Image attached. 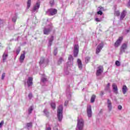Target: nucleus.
<instances>
[{
  "instance_id": "15",
  "label": "nucleus",
  "mask_w": 130,
  "mask_h": 130,
  "mask_svg": "<svg viewBox=\"0 0 130 130\" xmlns=\"http://www.w3.org/2000/svg\"><path fill=\"white\" fill-rule=\"evenodd\" d=\"M107 107L109 109V111H110L111 110H112V103H111V101L109 100V99H107Z\"/></svg>"
},
{
  "instance_id": "32",
  "label": "nucleus",
  "mask_w": 130,
  "mask_h": 130,
  "mask_svg": "<svg viewBox=\"0 0 130 130\" xmlns=\"http://www.w3.org/2000/svg\"><path fill=\"white\" fill-rule=\"evenodd\" d=\"M114 15L117 17H119L120 16V13L119 12V11H115Z\"/></svg>"
},
{
  "instance_id": "36",
  "label": "nucleus",
  "mask_w": 130,
  "mask_h": 130,
  "mask_svg": "<svg viewBox=\"0 0 130 130\" xmlns=\"http://www.w3.org/2000/svg\"><path fill=\"white\" fill-rule=\"evenodd\" d=\"M47 81V78H45V77H43L41 79V82H42V83H45V82Z\"/></svg>"
},
{
  "instance_id": "2",
  "label": "nucleus",
  "mask_w": 130,
  "mask_h": 130,
  "mask_svg": "<svg viewBox=\"0 0 130 130\" xmlns=\"http://www.w3.org/2000/svg\"><path fill=\"white\" fill-rule=\"evenodd\" d=\"M84 123L85 122L82 118L79 119V118H78L76 130H83V128H84Z\"/></svg>"
},
{
  "instance_id": "49",
  "label": "nucleus",
  "mask_w": 130,
  "mask_h": 130,
  "mask_svg": "<svg viewBox=\"0 0 130 130\" xmlns=\"http://www.w3.org/2000/svg\"><path fill=\"white\" fill-rule=\"evenodd\" d=\"M127 6H128V7H130V0H129L128 2Z\"/></svg>"
},
{
  "instance_id": "12",
  "label": "nucleus",
  "mask_w": 130,
  "mask_h": 130,
  "mask_svg": "<svg viewBox=\"0 0 130 130\" xmlns=\"http://www.w3.org/2000/svg\"><path fill=\"white\" fill-rule=\"evenodd\" d=\"M103 46H104L103 43L100 44L98 46L97 48L96 49V54H98V53H99L100 52V51H101V50H102V48H103Z\"/></svg>"
},
{
  "instance_id": "42",
  "label": "nucleus",
  "mask_w": 130,
  "mask_h": 130,
  "mask_svg": "<svg viewBox=\"0 0 130 130\" xmlns=\"http://www.w3.org/2000/svg\"><path fill=\"white\" fill-rule=\"evenodd\" d=\"M56 54H57V48H56L54 50V55L55 56V55H56Z\"/></svg>"
},
{
  "instance_id": "40",
  "label": "nucleus",
  "mask_w": 130,
  "mask_h": 130,
  "mask_svg": "<svg viewBox=\"0 0 130 130\" xmlns=\"http://www.w3.org/2000/svg\"><path fill=\"white\" fill-rule=\"evenodd\" d=\"M95 21H96V22H101V21H102V18H96L95 19Z\"/></svg>"
},
{
  "instance_id": "45",
  "label": "nucleus",
  "mask_w": 130,
  "mask_h": 130,
  "mask_svg": "<svg viewBox=\"0 0 130 130\" xmlns=\"http://www.w3.org/2000/svg\"><path fill=\"white\" fill-rule=\"evenodd\" d=\"M118 109L119 110H121V109H122V106H121V105L118 106Z\"/></svg>"
},
{
  "instance_id": "43",
  "label": "nucleus",
  "mask_w": 130,
  "mask_h": 130,
  "mask_svg": "<svg viewBox=\"0 0 130 130\" xmlns=\"http://www.w3.org/2000/svg\"><path fill=\"white\" fill-rule=\"evenodd\" d=\"M5 77H6V73H4L2 75V80H4Z\"/></svg>"
},
{
  "instance_id": "50",
  "label": "nucleus",
  "mask_w": 130,
  "mask_h": 130,
  "mask_svg": "<svg viewBox=\"0 0 130 130\" xmlns=\"http://www.w3.org/2000/svg\"><path fill=\"white\" fill-rule=\"evenodd\" d=\"M46 130H51V128L50 127H48Z\"/></svg>"
},
{
  "instance_id": "26",
  "label": "nucleus",
  "mask_w": 130,
  "mask_h": 130,
  "mask_svg": "<svg viewBox=\"0 0 130 130\" xmlns=\"http://www.w3.org/2000/svg\"><path fill=\"white\" fill-rule=\"evenodd\" d=\"M9 55L8 54L4 53L3 55V62H5L7 59V57H8Z\"/></svg>"
},
{
  "instance_id": "46",
  "label": "nucleus",
  "mask_w": 130,
  "mask_h": 130,
  "mask_svg": "<svg viewBox=\"0 0 130 130\" xmlns=\"http://www.w3.org/2000/svg\"><path fill=\"white\" fill-rule=\"evenodd\" d=\"M4 24V20L0 18V25H3Z\"/></svg>"
},
{
  "instance_id": "53",
  "label": "nucleus",
  "mask_w": 130,
  "mask_h": 130,
  "mask_svg": "<svg viewBox=\"0 0 130 130\" xmlns=\"http://www.w3.org/2000/svg\"><path fill=\"white\" fill-rule=\"evenodd\" d=\"M35 39H37V38H35Z\"/></svg>"
},
{
  "instance_id": "41",
  "label": "nucleus",
  "mask_w": 130,
  "mask_h": 130,
  "mask_svg": "<svg viewBox=\"0 0 130 130\" xmlns=\"http://www.w3.org/2000/svg\"><path fill=\"white\" fill-rule=\"evenodd\" d=\"M50 5H51V7L54 5V0H52L50 1Z\"/></svg>"
},
{
  "instance_id": "27",
  "label": "nucleus",
  "mask_w": 130,
  "mask_h": 130,
  "mask_svg": "<svg viewBox=\"0 0 130 130\" xmlns=\"http://www.w3.org/2000/svg\"><path fill=\"white\" fill-rule=\"evenodd\" d=\"M95 99H96V95L93 94L91 96L90 99L91 103H94L95 102Z\"/></svg>"
},
{
  "instance_id": "3",
  "label": "nucleus",
  "mask_w": 130,
  "mask_h": 130,
  "mask_svg": "<svg viewBox=\"0 0 130 130\" xmlns=\"http://www.w3.org/2000/svg\"><path fill=\"white\" fill-rule=\"evenodd\" d=\"M47 27H44L43 33L45 35H48L51 31H52V29H53V25H52V23H50L48 25Z\"/></svg>"
},
{
  "instance_id": "6",
  "label": "nucleus",
  "mask_w": 130,
  "mask_h": 130,
  "mask_svg": "<svg viewBox=\"0 0 130 130\" xmlns=\"http://www.w3.org/2000/svg\"><path fill=\"white\" fill-rule=\"evenodd\" d=\"M126 48H127V44L126 43L122 44L120 49L119 54L121 55L123 52H125V50H126Z\"/></svg>"
},
{
  "instance_id": "13",
  "label": "nucleus",
  "mask_w": 130,
  "mask_h": 130,
  "mask_svg": "<svg viewBox=\"0 0 130 130\" xmlns=\"http://www.w3.org/2000/svg\"><path fill=\"white\" fill-rule=\"evenodd\" d=\"M68 60H69V61H68L67 62L68 64L70 65L69 66V67H71V66H73V61H74V57H73V55H70L69 57H68Z\"/></svg>"
},
{
  "instance_id": "48",
  "label": "nucleus",
  "mask_w": 130,
  "mask_h": 130,
  "mask_svg": "<svg viewBox=\"0 0 130 130\" xmlns=\"http://www.w3.org/2000/svg\"><path fill=\"white\" fill-rule=\"evenodd\" d=\"M100 95L101 96H103V95H104V92L103 91H101V93H100Z\"/></svg>"
},
{
  "instance_id": "1",
  "label": "nucleus",
  "mask_w": 130,
  "mask_h": 130,
  "mask_svg": "<svg viewBox=\"0 0 130 130\" xmlns=\"http://www.w3.org/2000/svg\"><path fill=\"white\" fill-rule=\"evenodd\" d=\"M63 110V107H62V105H60L58 106L57 108V118L58 120V121H61L62 120V111Z\"/></svg>"
},
{
  "instance_id": "39",
  "label": "nucleus",
  "mask_w": 130,
  "mask_h": 130,
  "mask_svg": "<svg viewBox=\"0 0 130 130\" xmlns=\"http://www.w3.org/2000/svg\"><path fill=\"white\" fill-rule=\"evenodd\" d=\"M115 64L117 67H120V62H119V61L118 60H116L115 61Z\"/></svg>"
},
{
  "instance_id": "4",
  "label": "nucleus",
  "mask_w": 130,
  "mask_h": 130,
  "mask_svg": "<svg viewBox=\"0 0 130 130\" xmlns=\"http://www.w3.org/2000/svg\"><path fill=\"white\" fill-rule=\"evenodd\" d=\"M56 14H57V10L56 9L50 8L46 11V15H48V16H54Z\"/></svg>"
},
{
  "instance_id": "11",
  "label": "nucleus",
  "mask_w": 130,
  "mask_h": 130,
  "mask_svg": "<svg viewBox=\"0 0 130 130\" xmlns=\"http://www.w3.org/2000/svg\"><path fill=\"white\" fill-rule=\"evenodd\" d=\"M123 39V38L122 37H119L117 40L116 41V42L114 43V47L115 48L118 47L119 45H120V44L121 43L122 40Z\"/></svg>"
},
{
  "instance_id": "29",
  "label": "nucleus",
  "mask_w": 130,
  "mask_h": 130,
  "mask_svg": "<svg viewBox=\"0 0 130 130\" xmlns=\"http://www.w3.org/2000/svg\"><path fill=\"white\" fill-rule=\"evenodd\" d=\"M31 7V0H27L26 9L28 10Z\"/></svg>"
},
{
  "instance_id": "10",
  "label": "nucleus",
  "mask_w": 130,
  "mask_h": 130,
  "mask_svg": "<svg viewBox=\"0 0 130 130\" xmlns=\"http://www.w3.org/2000/svg\"><path fill=\"white\" fill-rule=\"evenodd\" d=\"M87 113L88 117L91 118L92 117V107L90 105L87 106Z\"/></svg>"
},
{
  "instance_id": "19",
  "label": "nucleus",
  "mask_w": 130,
  "mask_h": 130,
  "mask_svg": "<svg viewBox=\"0 0 130 130\" xmlns=\"http://www.w3.org/2000/svg\"><path fill=\"white\" fill-rule=\"evenodd\" d=\"M112 88L114 93H115V94H117L118 93V89L117 88V85H116L115 83H113L112 84Z\"/></svg>"
},
{
  "instance_id": "24",
  "label": "nucleus",
  "mask_w": 130,
  "mask_h": 130,
  "mask_svg": "<svg viewBox=\"0 0 130 130\" xmlns=\"http://www.w3.org/2000/svg\"><path fill=\"white\" fill-rule=\"evenodd\" d=\"M43 113H44L46 117H49V112H48V111L47 110V109H45L43 110Z\"/></svg>"
},
{
  "instance_id": "7",
  "label": "nucleus",
  "mask_w": 130,
  "mask_h": 130,
  "mask_svg": "<svg viewBox=\"0 0 130 130\" xmlns=\"http://www.w3.org/2000/svg\"><path fill=\"white\" fill-rule=\"evenodd\" d=\"M66 95L67 96L68 99L69 100H71V98L72 97V94H71V91L70 89H67L66 91ZM69 101H66L64 103V106H67L68 104L69 103Z\"/></svg>"
},
{
  "instance_id": "17",
  "label": "nucleus",
  "mask_w": 130,
  "mask_h": 130,
  "mask_svg": "<svg viewBox=\"0 0 130 130\" xmlns=\"http://www.w3.org/2000/svg\"><path fill=\"white\" fill-rule=\"evenodd\" d=\"M125 16H126V11L125 10H123L120 15V21H122L124 18H125Z\"/></svg>"
},
{
  "instance_id": "37",
  "label": "nucleus",
  "mask_w": 130,
  "mask_h": 130,
  "mask_svg": "<svg viewBox=\"0 0 130 130\" xmlns=\"http://www.w3.org/2000/svg\"><path fill=\"white\" fill-rule=\"evenodd\" d=\"M90 57H86L85 58V63H88V62H89V61H90Z\"/></svg>"
},
{
  "instance_id": "28",
  "label": "nucleus",
  "mask_w": 130,
  "mask_h": 130,
  "mask_svg": "<svg viewBox=\"0 0 130 130\" xmlns=\"http://www.w3.org/2000/svg\"><path fill=\"white\" fill-rule=\"evenodd\" d=\"M50 106L52 109H53V110H54V109H55L56 107V105L55 104V103L52 102L50 103Z\"/></svg>"
},
{
  "instance_id": "38",
  "label": "nucleus",
  "mask_w": 130,
  "mask_h": 130,
  "mask_svg": "<svg viewBox=\"0 0 130 130\" xmlns=\"http://www.w3.org/2000/svg\"><path fill=\"white\" fill-rule=\"evenodd\" d=\"M32 122L27 123L26 124L27 127H32Z\"/></svg>"
},
{
  "instance_id": "14",
  "label": "nucleus",
  "mask_w": 130,
  "mask_h": 130,
  "mask_svg": "<svg viewBox=\"0 0 130 130\" xmlns=\"http://www.w3.org/2000/svg\"><path fill=\"white\" fill-rule=\"evenodd\" d=\"M27 87H31L33 85V78L28 77L27 81Z\"/></svg>"
},
{
  "instance_id": "34",
  "label": "nucleus",
  "mask_w": 130,
  "mask_h": 130,
  "mask_svg": "<svg viewBox=\"0 0 130 130\" xmlns=\"http://www.w3.org/2000/svg\"><path fill=\"white\" fill-rule=\"evenodd\" d=\"M110 87V83H108L107 86L105 88V91H108L109 90V88Z\"/></svg>"
},
{
  "instance_id": "54",
  "label": "nucleus",
  "mask_w": 130,
  "mask_h": 130,
  "mask_svg": "<svg viewBox=\"0 0 130 130\" xmlns=\"http://www.w3.org/2000/svg\"><path fill=\"white\" fill-rule=\"evenodd\" d=\"M84 88H83V89H82V91H84Z\"/></svg>"
},
{
  "instance_id": "51",
  "label": "nucleus",
  "mask_w": 130,
  "mask_h": 130,
  "mask_svg": "<svg viewBox=\"0 0 130 130\" xmlns=\"http://www.w3.org/2000/svg\"><path fill=\"white\" fill-rule=\"evenodd\" d=\"M18 39H19V37L16 39V40H15V41H16V40H18Z\"/></svg>"
},
{
  "instance_id": "18",
  "label": "nucleus",
  "mask_w": 130,
  "mask_h": 130,
  "mask_svg": "<svg viewBox=\"0 0 130 130\" xmlns=\"http://www.w3.org/2000/svg\"><path fill=\"white\" fill-rule=\"evenodd\" d=\"M98 11H99L97 12V14L102 16V15L103 14V12H102V11H104V8L102 7H99L98 8Z\"/></svg>"
},
{
  "instance_id": "44",
  "label": "nucleus",
  "mask_w": 130,
  "mask_h": 130,
  "mask_svg": "<svg viewBox=\"0 0 130 130\" xmlns=\"http://www.w3.org/2000/svg\"><path fill=\"white\" fill-rule=\"evenodd\" d=\"M3 125H4V120H2L0 122V128H1V127H2V126H3Z\"/></svg>"
},
{
  "instance_id": "23",
  "label": "nucleus",
  "mask_w": 130,
  "mask_h": 130,
  "mask_svg": "<svg viewBox=\"0 0 130 130\" xmlns=\"http://www.w3.org/2000/svg\"><path fill=\"white\" fill-rule=\"evenodd\" d=\"M53 40H54V37L53 36H52L49 40V46H51V45H52V42Z\"/></svg>"
},
{
  "instance_id": "35",
  "label": "nucleus",
  "mask_w": 130,
  "mask_h": 130,
  "mask_svg": "<svg viewBox=\"0 0 130 130\" xmlns=\"http://www.w3.org/2000/svg\"><path fill=\"white\" fill-rule=\"evenodd\" d=\"M28 97L29 100H31V99H32V98H33V94L32 93V92H30L28 94Z\"/></svg>"
},
{
  "instance_id": "20",
  "label": "nucleus",
  "mask_w": 130,
  "mask_h": 130,
  "mask_svg": "<svg viewBox=\"0 0 130 130\" xmlns=\"http://www.w3.org/2000/svg\"><path fill=\"white\" fill-rule=\"evenodd\" d=\"M77 63L79 69H80V70H82V69H83V66L82 65V61L81 60V59H78Z\"/></svg>"
},
{
  "instance_id": "9",
  "label": "nucleus",
  "mask_w": 130,
  "mask_h": 130,
  "mask_svg": "<svg viewBox=\"0 0 130 130\" xmlns=\"http://www.w3.org/2000/svg\"><path fill=\"white\" fill-rule=\"evenodd\" d=\"M79 54V45L75 44L74 45V49L73 51V55L74 57H77Z\"/></svg>"
},
{
  "instance_id": "16",
  "label": "nucleus",
  "mask_w": 130,
  "mask_h": 130,
  "mask_svg": "<svg viewBox=\"0 0 130 130\" xmlns=\"http://www.w3.org/2000/svg\"><path fill=\"white\" fill-rule=\"evenodd\" d=\"M25 55H26V52L25 51H23V54H21L19 58V61L22 63L23 61H24V59H25Z\"/></svg>"
},
{
  "instance_id": "8",
  "label": "nucleus",
  "mask_w": 130,
  "mask_h": 130,
  "mask_svg": "<svg viewBox=\"0 0 130 130\" xmlns=\"http://www.w3.org/2000/svg\"><path fill=\"white\" fill-rule=\"evenodd\" d=\"M103 66H100L97 68L96 76L97 77H99V76H101L102 73H103Z\"/></svg>"
},
{
  "instance_id": "25",
  "label": "nucleus",
  "mask_w": 130,
  "mask_h": 130,
  "mask_svg": "<svg viewBox=\"0 0 130 130\" xmlns=\"http://www.w3.org/2000/svg\"><path fill=\"white\" fill-rule=\"evenodd\" d=\"M45 61V58H44V57H41L39 62L40 66H42V64H43Z\"/></svg>"
},
{
  "instance_id": "47",
  "label": "nucleus",
  "mask_w": 130,
  "mask_h": 130,
  "mask_svg": "<svg viewBox=\"0 0 130 130\" xmlns=\"http://www.w3.org/2000/svg\"><path fill=\"white\" fill-rule=\"evenodd\" d=\"M103 110L101 109V110H100L99 113H100V114H102V113H103Z\"/></svg>"
},
{
  "instance_id": "33",
  "label": "nucleus",
  "mask_w": 130,
  "mask_h": 130,
  "mask_svg": "<svg viewBox=\"0 0 130 130\" xmlns=\"http://www.w3.org/2000/svg\"><path fill=\"white\" fill-rule=\"evenodd\" d=\"M16 54L17 55H18V54H19V53H20V52L21 51V47H18L16 49Z\"/></svg>"
},
{
  "instance_id": "21",
  "label": "nucleus",
  "mask_w": 130,
  "mask_h": 130,
  "mask_svg": "<svg viewBox=\"0 0 130 130\" xmlns=\"http://www.w3.org/2000/svg\"><path fill=\"white\" fill-rule=\"evenodd\" d=\"M122 91L123 94H126V92H127V87H126V85H123L122 88Z\"/></svg>"
},
{
  "instance_id": "30",
  "label": "nucleus",
  "mask_w": 130,
  "mask_h": 130,
  "mask_svg": "<svg viewBox=\"0 0 130 130\" xmlns=\"http://www.w3.org/2000/svg\"><path fill=\"white\" fill-rule=\"evenodd\" d=\"M32 111H33V106H31L28 108V114H31V113H32Z\"/></svg>"
},
{
  "instance_id": "55",
  "label": "nucleus",
  "mask_w": 130,
  "mask_h": 130,
  "mask_svg": "<svg viewBox=\"0 0 130 130\" xmlns=\"http://www.w3.org/2000/svg\"><path fill=\"white\" fill-rule=\"evenodd\" d=\"M47 22H48V19L47 20Z\"/></svg>"
},
{
  "instance_id": "31",
  "label": "nucleus",
  "mask_w": 130,
  "mask_h": 130,
  "mask_svg": "<svg viewBox=\"0 0 130 130\" xmlns=\"http://www.w3.org/2000/svg\"><path fill=\"white\" fill-rule=\"evenodd\" d=\"M17 15L14 16L12 18V22H13L14 23H16V22H17Z\"/></svg>"
},
{
  "instance_id": "5",
  "label": "nucleus",
  "mask_w": 130,
  "mask_h": 130,
  "mask_svg": "<svg viewBox=\"0 0 130 130\" xmlns=\"http://www.w3.org/2000/svg\"><path fill=\"white\" fill-rule=\"evenodd\" d=\"M39 8H40V2H37L32 9V13H38Z\"/></svg>"
},
{
  "instance_id": "22",
  "label": "nucleus",
  "mask_w": 130,
  "mask_h": 130,
  "mask_svg": "<svg viewBox=\"0 0 130 130\" xmlns=\"http://www.w3.org/2000/svg\"><path fill=\"white\" fill-rule=\"evenodd\" d=\"M63 57H60L57 61V65L58 66H60L61 64L62 61H63Z\"/></svg>"
},
{
  "instance_id": "52",
  "label": "nucleus",
  "mask_w": 130,
  "mask_h": 130,
  "mask_svg": "<svg viewBox=\"0 0 130 130\" xmlns=\"http://www.w3.org/2000/svg\"><path fill=\"white\" fill-rule=\"evenodd\" d=\"M66 73L67 74V75H69V72H66Z\"/></svg>"
}]
</instances>
